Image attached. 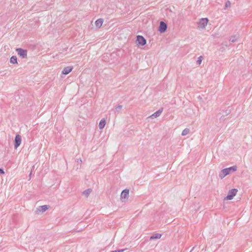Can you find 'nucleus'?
Listing matches in <instances>:
<instances>
[{
	"label": "nucleus",
	"instance_id": "f257e3e1",
	"mask_svg": "<svg viewBox=\"0 0 252 252\" xmlns=\"http://www.w3.org/2000/svg\"><path fill=\"white\" fill-rule=\"evenodd\" d=\"M237 167L236 165L233 166L229 168L223 169L221 170L220 172V173L219 177H220V178L223 179L226 175H228L231 172L236 171L237 170Z\"/></svg>",
	"mask_w": 252,
	"mask_h": 252
},
{
	"label": "nucleus",
	"instance_id": "f03ea898",
	"mask_svg": "<svg viewBox=\"0 0 252 252\" xmlns=\"http://www.w3.org/2000/svg\"><path fill=\"white\" fill-rule=\"evenodd\" d=\"M16 51L17 54L21 58L23 59H26L27 58V51L22 48H17Z\"/></svg>",
	"mask_w": 252,
	"mask_h": 252
},
{
	"label": "nucleus",
	"instance_id": "7ed1b4c3",
	"mask_svg": "<svg viewBox=\"0 0 252 252\" xmlns=\"http://www.w3.org/2000/svg\"><path fill=\"white\" fill-rule=\"evenodd\" d=\"M237 189H232L230 190L228 192V194L225 197V199L226 200H231L233 199V197L236 195Z\"/></svg>",
	"mask_w": 252,
	"mask_h": 252
},
{
	"label": "nucleus",
	"instance_id": "20e7f679",
	"mask_svg": "<svg viewBox=\"0 0 252 252\" xmlns=\"http://www.w3.org/2000/svg\"><path fill=\"white\" fill-rule=\"evenodd\" d=\"M208 22V19L207 18H201L198 24V27L199 28L204 29Z\"/></svg>",
	"mask_w": 252,
	"mask_h": 252
},
{
	"label": "nucleus",
	"instance_id": "39448f33",
	"mask_svg": "<svg viewBox=\"0 0 252 252\" xmlns=\"http://www.w3.org/2000/svg\"><path fill=\"white\" fill-rule=\"evenodd\" d=\"M129 196V189H125L122 191L121 194V199L122 202L125 201Z\"/></svg>",
	"mask_w": 252,
	"mask_h": 252
},
{
	"label": "nucleus",
	"instance_id": "423d86ee",
	"mask_svg": "<svg viewBox=\"0 0 252 252\" xmlns=\"http://www.w3.org/2000/svg\"><path fill=\"white\" fill-rule=\"evenodd\" d=\"M21 136L17 134L15 137L14 140V148L17 149L21 144Z\"/></svg>",
	"mask_w": 252,
	"mask_h": 252
},
{
	"label": "nucleus",
	"instance_id": "0eeeda50",
	"mask_svg": "<svg viewBox=\"0 0 252 252\" xmlns=\"http://www.w3.org/2000/svg\"><path fill=\"white\" fill-rule=\"evenodd\" d=\"M136 42L138 44L142 46L145 45L146 43V39L141 35L137 36Z\"/></svg>",
	"mask_w": 252,
	"mask_h": 252
},
{
	"label": "nucleus",
	"instance_id": "6e6552de",
	"mask_svg": "<svg viewBox=\"0 0 252 252\" xmlns=\"http://www.w3.org/2000/svg\"><path fill=\"white\" fill-rule=\"evenodd\" d=\"M167 29V25L164 22H160L159 24V27L158 29V31L161 33H163L166 31Z\"/></svg>",
	"mask_w": 252,
	"mask_h": 252
},
{
	"label": "nucleus",
	"instance_id": "1a4fd4ad",
	"mask_svg": "<svg viewBox=\"0 0 252 252\" xmlns=\"http://www.w3.org/2000/svg\"><path fill=\"white\" fill-rule=\"evenodd\" d=\"M48 209V207L47 205H42L40 206L38 208H36L35 211L36 214H38L39 212H44Z\"/></svg>",
	"mask_w": 252,
	"mask_h": 252
},
{
	"label": "nucleus",
	"instance_id": "9d476101",
	"mask_svg": "<svg viewBox=\"0 0 252 252\" xmlns=\"http://www.w3.org/2000/svg\"><path fill=\"white\" fill-rule=\"evenodd\" d=\"M162 112V109H159L157 112H156L155 113H154V114L151 115L149 117V118H152V119L157 118V117H159L161 115Z\"/></svg>",
	"mask_w": 252,
	"mask_h": 252
},
{
	"label": "nucleus",
	"instance_id": "9b49d317",
	"mask_svg": "<svg viewBox=\"0 0 252 252\" xmlns=\"http://www.w3.org/2000/svg\"><path fill=\"white\" fill-rule=\"evenodd\" d=\"M72 68L70 66H67L63 68L62 71V74L66 75L72 71Z\"/></svg>",
	"mask_w": 252,
	"mask_h": 252
},
{
	"label": "nucleus",
	"instance_id": "f8f14e48",
	"mask_svg": "<svg viewBox=\"0 0 252 252\" xmlns=\"http://www.w3.org/2000/svg\"><path fill=\"white\" fill-rule=\"evenodd\" d=\"M161 235L160 234L155 233L150 237V240L158 239H160L161 238Z\"/></svg>",
	"mask_w": 252,
	"mask_h": 252
},
{
	"label": "nucleus",
	"instance_id": "ddd939ff",
	"mask_svg": "<svg viewBox=\"0 0 252 252\" xmlns=\"http://www.w3.org/2000/svg\"><path fill=\"white\" fill-rule=\"evenodd\" d=\"M103 20L102 19H99L97 20L95 22V25L96 27L100 28L103 23Z\"/></svg>",
	"mask_w": 252,
	"mask_h": 252
},
{
	"label": "nucleus",
	"instance_id": "4468645a",
	"mask_svg": "<svg viewBox=\"0 0 252 252\" xmlns=\"http://www.w3.org/2000/svg\"><path fill=\"white\" fill-rule=\"evenodd\" d=\"M105 125H106L105 120L104 119L101 120V121L99 122V125H98L99 129H103L104 128V127L105 126Z\"/></svg>",
	"mask_w": 252,
	"mask_h": 252
},
{
	"label": "nucleus",
	"instance_id": "2eb2a0df",
	"mask_svg": "<svg viewBox=\"0 0 252 252\" xmlns=\"http://www.w3.org/2000/svg\"><path fill=\"white\" fill-rule=\"evenodd\" d=\"M92 191V189H88L85 190H84L83 192V194L86 197H88L90 195V193Z\"/></svg>",
	"mask_w": 252,
	"mask_h": 252
},
{
	"label": "nucleus",
	"instance_id": "dca6fc26",
	"mask_svg": "<svg viewBox=\"0 0 252 252\" xmlns=\"http://www.w3.org/2000/svg\"><path fill=\"white\" fill-rule=\"evenodd\" d=\"M189 131H190V130L188 128H186L184 129L182 132V135L185 136V135H187L189 133Z\"/></svg>",
	"mask_w": 252,
	"mask_h": 252
},
{
	"label": "nucleus",
	"instance_id": "f3484780",
	"mask_svg": "<svg viewBox=\"0 0 252 252\" xmlns=\"http://www.w3.org/2000/svg\"><path fill=\"white\" fill-rule=\"evenodd\" d=\"M10 63L13 64L17 63V58L16 56H13L11 57Z\"/></svg>",
	"mask_w": 252,
	"mask_h": 252
},
{
	"label": "nucleus",
	"instance_id": "a211bd4d",
	"mask_svg": "<svg viewBox=\"0 0 252 252\" xmlns=\"http://www.w3.org/2000/svg\"><path fill=\"white\" fill-rule=\"evenodd\" d=\"M122 105H119L115 108V112L119 113L122 108Z\"/></svg>",
	"mask_w": 252,
	"mask_h": 252
},
{
	"label": "nucleus",
	"instance_id": "6ab92c4d",
	"mask_svg": "<svg viewBox=\"0 0 252 252\" xmlns=\"http://www.w3.org/2000/svg\"><path fill=\"white\" fill-rule=\"evenodd\" d=\"M202 61V57L200 56L197 58V60L196 61V63L197 64L200 65Z\"/></svg>",
	"mask_w": 252,
	"mask_h": 252
},
{
	"label": "nucleus",
	"instance_id": "aec40b11",
	"mask_svg": "<svg viewBox=\"0 0 252 252\" xmlns=\"http://www.w3.org/2000/svg\"><path fill=\"white\" fill-rule=\"evenodd\" d=\"M230 5H231V2L229 1H227L226 2L225 5V8L229 7L230 6Z\"/></svg>",
	"mask_w": 252,
	"mask_h": 252
},
{
	"label": "nucleus",
	"instance_id": "412c9836",
	"mask_svg": "<svg viewBox=\"0 0 252 252\" xmlns=\"http://www.w3.org/2000/svg\"><path fill=\"white\" fill-rule=\"evenodd\" d=\"M230 40L232 42H234L236 41V39L235 38V37H231L230 39Z\"/></svg>",
	"mask_w": 252,
	"mask_h": 252
},
{
	"label": "nucleus",
	"instance_id": "4be33fe9",
	"mask_svg": "<svg viewBox=\"0 0 252 252\" xmlns=\"http://www.w3.org/2000/svg\"><path fill=\"white\" fill-rule=\"evenodd\" d=\"M0 174H4V171L3 169L0 168Z\"/></svg>",
	"mask_w": 252,
	"mask_h": 252
},
{
	"label": "nucleus",
	"instance_id": "5701e85b",
	"mask_svg": "<svg viewBox=\"0 0 252 252\" xmlns=\"http://www.w3.org/2000/svg\"><path fill=\"white\" fill-rule=\"evenodd\" d=\"M125 249H121V250H117V251H119V252H123Z\"/></svg>",
	"mask_w": 252,
	"mask_h": 252
},
{
	"label": "nucleus",
	"instance_id": "b1692460",
	"mask_svg": "<svg viewBox=\"0 0 252 252\" xmlns=\"http://www.w3.org/2000/svg\"><path fill=\"white\" fill-rule=\"evenodd\" d=\"M111 252H119V251H117V250L113 251Z\"/></svg>",
	"mask_w": 252,
	"mask_h": 252
},
{
	"label": "nucleus",
	"instance_id": "393cba45",
	"mask_svg": "<svg viewBox=\"0 0 252 252\" xmlns=\"http://www.w3.org/2000/svg\"><path fill=\"white\" fill-rule=\"evenodd\" d=\"M194 248H195V247H194L192 249V250L190 251V252H192V250L194 249Z\"/></svg>",
	"mask_w": 252,
	"mask_h": 252
},
{
	"label": "nucleus",
	"instance_id": "a878e982",
	"mask_svg": "<svg viewBox=\"0 0 252 252\" xmlns=\"http://www.w3.org/2000/svg\"><path fill=\"white\" fill-rule=\"evenodd\" d=\"M31 174H32V172L30 174V176H31Z\"/></svg>",
	"mask_w": 252,
	"mask_h": 252
}]
</instances>
